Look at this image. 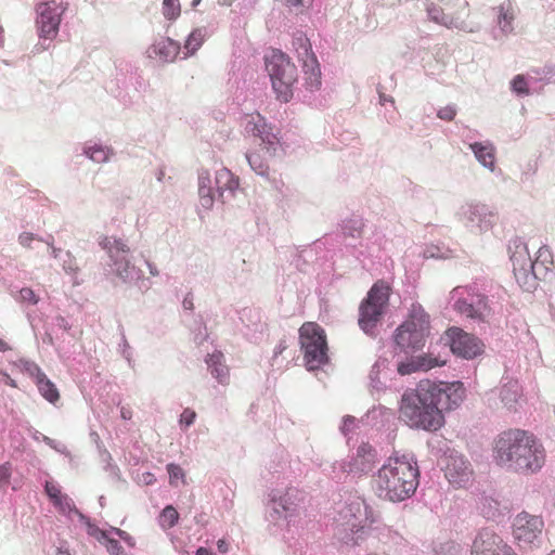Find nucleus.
<instances>
[{
	"label": "nucleus",
	"mask_w": 555,
	"mask_h": 555,
	"mask_svg": "<svg viewBox=\"0 0 555 555\" xmlns=\"http://www.w3.org/2000/svg\"><path fill=\"white\" fill-rule=\"evenodd\" d=\"M492 460L506 470L532 475L544 466L546 454L542 442L532 433L512 428L493 440Z\"/></svg>",
	"instance_id": "nucleus-1"
},
{
	"label": "nucleus",
	"mask_w": 555,
	"mask_h": 555,
	"mask_svg": "<svg viewBox=\"0 0 555 555\" xmlns=\"http://www.w3.org/2000/svg\"><path fill=\"white\" fill-rule=\"evenodd\" d=\"M374 483L378 495L391 502L410 498L418 485V468L405 456L389 457L377 472Z\"/></svg>",
	"instance_id": "nucleus-2"
},
{
	"label": "nucleus",
	"mask_w": 555,
	"mask_h": 555,
	"mask_svg": "<svg viewBox=\"0 0 555 555\" xmlns=\"http://www.w3.org/2000/svg\"><path fill=\"white\" fill-rule=\"evenodd\" d=\"M245 130L259 139L258 146L246 155L247 160L255 172L266 176L269 172L270 160L284 154L280 131L267 124L259 113L246 115Z\"/></svg>",
	"instance_id": "nucleus-3"
},
{
	"label": "nucleus",
	"mask_w": 555,
	"mask_h": 555,
	"mask_svg": "<svg viewBox=\"0 0 555 555\" xmlns=\"http://www.w3.org/2000/svg\"><path fill=\"white\" fill-rule=\"evenodd\" d=\"M266 69L278 100L287 103L293 98V86L297 81V68L289 57L274 50L266 57Z\"/></svg>",
	"instance_id": "nucleus-4"
},
{
	"label": "nucleus",
	"mask_w": 555,
	"mask_h": 555,
	"mask_svg": "<svg viewBox=\"0 0 555 555\" xmlns=\"http://www.w3.org/2000/svg\"><path fill=\"white\" fill-rule=\"evenodd\" d=\"M429 335V317L421 306L413 305L408 319L396 330L395 343L402 350H420Z\"/></svg>",
	"instance_id": "nucleus-5"
},
{
	"label": "nucleus",
	"mask_w": 555,
	"mask_h": 555,
	"mask_svg": "<svg viewBox=\"0 0 555 555\" xmlns=\"http://www.w3.org/2000/svg\"><path fill=\"white\" fill-rule=\"evenodd\" d=\"M299 344L309 371L319 370L328 362L326 335L318 323L305 322L300 326Z\"/></svg>",
	"instance_id": "nucleus-6"
},
{
	"label": "nucleus",
	"mask_w": 555,
	"mask_h": 555,
	"mask_svg": "<svg viewBox=\"0 0 555 555\" xmlns=\"http://www.w3.org/2000/svg\"><path fill=\"white\" fill-rule=\"evenodd\" d=\"M390 296V287L384 281H377L369 291L366 297L359 307V326L361 330L374 336L375 330L385 309L388 305Z\"/></svg>",
	"instance_id": "nucleus-7"
},
{
	"label": "nucleus",
	"mask_w": 555,
	"mask_h": 555,
	"mask_svg": "<svg viewBox=\"0 0 555 555\" xmlns=\"http://www.w3.org/2000/svg\"><path fill=\"white\" fill-rule=\"evenodd\" d=\"M544 256L545 259L548 258L550 250L541 247L538 251V257L532 261L525 245L516 247V250L511 256V261L515 279L521 287L530 289L534 287L535 280L544 279V269L540 268V258Z\"/></svg>",
	"instance_id": "nucleus-8"
},
{
	"label": "nucleus",
	"mask_w": 555,
	"mask_h": 555,
	"mask_svg": "<svg viewBox=\"0 0 555 555\" xmlns=\"http://www.w3.org/2000/svg\"><path fill=\"white\" fill-rule=\"evenodd\" d=\"M429 391L431 396L428 405L433 415H442L444 412L453 410L463 402L466 396V389L462 382H441L439 384L431 382Z\"/></svg>",
	"instance_id": "nucleus-9"
},
{
	"label": "nucleus",
	"mask_w": 555,
	"mask_h": 555,
	"mask_svg": "<svg viewBox=\"0 0 555 555\" xmlns=\"http://www.w3.org/2000/svg\"><path fill=\"white\" fill-rule=\"evenodd\" d=\"M431 382L421 380L415 389L406 390L401 399L400 412L404 416H433L429 410Z\"/></svg>",
	"instance_id": "nucleus-10"
},
{
	"label": "nucleus",
	"mask_w": 555,
	"mask_h": 555,
	"mask_svg": "<svg viewBox=\"0 0 555 555\" xmlns=\"http://www.w3.org/2000/svg\"><path fill=\"white\" fill-rule=\"evenodd\" d=\"M544 529L542 517L519 513L513 521V537L520 547H530L539 542Z\"/></svg>",
	"instance_id": "nucleus-11"
},
{
	"label": "nucleus",
	"mask_w": 555,
	"mask_h": 555,
	"mask_svg": "<svg viewBox=\"0 0 555 555\" xmlns=\"http://www.w3.org/2000/svg\"><path fill=\"white\" fill-rule=\"evenodd\" d=\"M470 555H517L504 539L491 529H481L475 537Z\"/></svg>",
	"instance_id": "nucleus-12"
},
{
	"label": "nucleus",
	"mask_w": 555,
	"mask_h": 555,
	"mask_svg": "<svg viewBox=\"0 0 555 555\" xmlns=\"http://www.w3.org/2000/svg\"><path fill=\"white\" fill-rule=\"evenodd\" d=\"M444 477L456 488L466 487L473 480L470 463L456 452H449L443 460Z\"/></svg>",
	"instance_id": "nucleus-13"
},
{
	"label": "nucleus",
	"mask_w": 555,
	"mask_h": 555,
	"mask_svg": "<svg viewBox=\"0 0 555 555\" xmlns=\"http://www.w3.org/2000/svg\"><path fill=\"white\" fill-rule=\"evenodd\" d=\"M450 348L454 354L464 359H474L483 351V344L476 336L459 327L446 332Z\"/></svg>",
	"instance_id": "nucleus-14"
},
{
	"label": "nucleus",
	"mask_w": 555,
	"mask_h": 555,
	"mask_svg": "<svg viewBox=\"0 0 555 555\" xmlns=\"http://www.w3.org/2000/svg\"><path fill=\"white\" fill-rule=\"evenodd\" d=\"M63 11L55 1L40 3L37 7V25L41 37L51 38L56 35Z\"/></svg>",
	"instance_id": "nucleus-15"
},
{
	"label": "nucleus",
	"mask_w": 555,
	"mask_h": 555,
	"mask_svg": "<svg viewBox=\"0 0 555 555\" xmlns=\"http://www.w3.org/2000/svg\"><path fill=\"white\" fill-rule=\"evenodd\" d=\"M376 462V451L369 443L359 446L352 461L348 464L349 473H366L371 470Z\"/></svg>",
	"instance_id": "nucleus-16"
},
{
	"label": "nucleus",
	"mask_w": 555,
	"mask_h": 555,
	"mask_svg": "<svg viewBox=\"0 0 555 555\" xmlns=\"http://www.w3.org/2000/svg\"><path fill=\"white\" fill-rule=\"evenodd\" d=\"M151 56L158 57L163 62H172L180 52L179 42L170 38H162L149 50Z\"/></svg>",
	"instance_id": "nucleus-17"
},
{
	"label": "nucleus",
	"mask_w": 555,
	"mask_h": 555,
	"mask_svg": "<svg viewBox=\"0 0 555 555\" xmlns=\"http://www.w3.org/2000/svg\"><path fill=\"white\" fill-rule=\"evenodd\" d=\"M223 353L216 351L208 354L206 363L210 369L211 375L222 385H227L230 379L229 367L223 363Z\"/></svg>",
	"instance_id": "nucleus-18"
},
{
	"label": "nucleus",
	"mask_w": 555,
	"mask_h": 555,
	"mask_svg": "<svg viewBox=\"0 0 555 555\" xmlns=\"http://www.w3.org/2000/svg\"><path fill=\"white\" fill-rule=\"evenodd\" d=\"M515 13L509 0H504L496 8V23L504 35L512 34L514 30Z\"/></svg>",
	"instance_id": "nucleus-19"
},
{
	"label": "nucleus",
	"mask_w": 555,
	"mask_h": 555,
	"mask_svg": "<svg viewBox=\"0 0 555 555\" xmlns=\"http://www.w3.org/2000/svg\"><path fill=\"white\" fill-rule=\"evenodd\" d=\"M306 81L310 90L319 89L321 86V72L314 55H310L304 62Z\"/></svg>",
	"instance_id": "nucleus-20"
},
{
	"label": "nucleus",
	"mask_w": 555,
	"mask_h": 555,
	"mask_svg": "<svg viewBox=\"0 0 555 555\" xmlns=\"http://www.w3.org/2000/svg\"><path fill=\"white\" fill-rule=\"evenodd\" d=\"M470 149L473 150L476 158L480 164H482L485 167L490 168L493 170L494 168V147L491 144H485V143H473L470 144Z\"/></svg>",
	"instance_id": "nucleus-21"
},
{
	"label": "nucleus",
	"mask_w": 555,
	"mask_h": 555,
	"mask_svg": "<svg viewBox=\"0 0 555 555\" xmlns=\"http://www.w3.org/2000/svg\"><path fill=\"white\" fill-rule=\"evenodd\" d=\"M100 245L103 249H105L108 253L109 257L114 260L119 253H129V247L120 238L103 236L100 241Z\"/></svg>",
	"instance_id": "nucleus-22"
},
{
	"label": "nucleus",
	"mask_w": 555,
	"mask_h": 555,
	"mask_svg": "<svg viewBox=\"0 0 555 555\" xmlns=\"http://www.w3.org/2000/svg\"><path fill=\"white\" fill-rule=\"evenodd\" d=\"M216 183L220 191L229 190L231 192L240 185L238 179L227 168L217 171Z\"/></svg>",
	"instance_id": "nucleus-23"
},
{
	"label": "nucleus",
	"mask_w": 555,
	"mask_h": 555,
	"mask_svg": "<svg viewBox=\"0 0 555 555\" xmlns=\"http://www.w3.org/2000/svg\"><path fill=\"white\" fill-rule=\"evenodd\" d=\"M36 385L40 393L50 402L54 403L59 400L60 393L55 385L47 377L46 374L39 375Z\"/></svg>",
	"instance_id": "nucleus-24"
},
{
	"label": "nucleus",
	"mask_w": 555,
	"mask_h": 555,
	"mask_svg": "<svg viewBox=\"0 0 555 555\" xmlns=\"http://www.w3.org/2000/svg\"><path fill=\"white\" fill-rule=\"evenodd\" d=\"M206 37L205 29L196 28L188 37L184 43L185 56L194 54L204 43Z\"/></svg>",
	"instance_id": "nucleus-25"
},
{
	"label": "nucleus",
	"mask_w": 555,
	"mask_h": 555,
	"mask_svg": "<svg viewBox=\"0 0 555 555\" xmlns=\"http://www.w3.org/2000/svg\"><path fill=\"white\" fill-rule=\"evenodd\" d=\"M409 426L436 431L444 424V418H409Z\"/></svg>",
	"instance_id": "nucleus-26"
},
{
	"label": "nucleus",
	"mask_w": 555,
	"mask_h": 555,
	"mask_svg": "<svg viewBox=\"0 0 555 555\" xmlns=\"http://www.w3.org/2000/svg\"><path fill=\"white\" fill-rule=\"evenodd\" d=\"M455 309L461 314L470 319H482L485 317L481 307H475L473 304L463 299H460L455 302Z\"/></svg>",
	"instance_id": "nucleus-27"
},
{
	"label": "nucleus",
	"mask_w": 555,
	"mask_h": 555,
	"mask_svg": "<svg viewBox=\"0 0 555 555\" xmlns=\"http://www.w3.org/2000/svg\"><path fill=\"white\" fill-rule=\"evenodd\" d=\"M178 519L179 514L171 505L166 506L159 517L160 526L163 528H172L178 522Z\"/></svg>",
	"instance_id": "nucleus-28"
},
{
	"label": "nucleus",
	"mask_w": 555,
	"mask_h": 555,
	"mask_svg": "<svg viewBox=\"0 0 555 555\" xmlns=\"http://www.w3.org/2000/svg\"><path fill=\"white\" fill-rule=\"evenodd\" d=\"M416 360L421 371H428L436 366H442L446 364V360H441L440 358L434 357L433 354H425L418 357Z\"/></svg>",
	"instance_id": "nucleus-29"
},
{
	"label": "nucleus",
	"mask_w": 555,
	"mask_h": 555,
	"mask_svg": "<svg viewBox=\"0 0 555 555\" xmlns=\"http://www.w3.org/2000/svg\"><path fill=\"white\" fill-rule=\"evenodd\" d=\"M181 8L179 0H164L163 1V14L169 20H176L180 16Z\"/></svg>",
	"instance_id": "nucleus-30"
},
{
	"label": "nucleus",
	"mask_w": 555,
	"mask_h": 555,
	"mask_svg": "<svg viewBox=\"0 0 555 555\" xmlns=\"http://www.w3.org/2000/svg\"><path fill=\"white\" fill-rule=\"evenodd\" d=\"M167 470H168V474H169V482H170L171 486H177L178 485V480H181L183 483L185 482V480H184V478H185L184 472H183V469L179 465L168 464L167 465Z\"/></svg>",
	"instance_id": "nucleus-31"
},
{
	"label": "nucleus",
	"mask_w": 555,
	"mask_h": 555,
	"mask_svg": "<svg viewBox=\"0 0 555 555\" xmlns=\"http://www.w3.org/2000/svg\"><path fill=\"white\" fill-rule=\"evenodd\" d=\"M62 513H69L75 508L73 500L67 494H61L52 502Z\"/></svg>",
	"instance_id": "nucleus-32"
},
{
	"label": "nucleus",
	"mask_w": 555,
	"mask_h": 555,
	"mask_svg": "<svg viewBox=\"0 0 555 555\" xmlns=\"http://www.w3.org/2000/svg\"><path fill=\"white\" fill-rule=\"evenodd\" d=\"M18 300L23 304L35 306L38 304L39 297L30 287H23L20 291Z\"/></svg>",
	"instance_id": "nucleus-33"
},
{
	"label": "nucleus",
	"mask_w": 555,
	"mask_h": 555,
	"mask_svg": "<svg viewBox=\"0 0 555 555\" xmlns=\"http://www.w3.org/2000/svg\"><path fill=\"white\" fill-rule=\"evenodd\" d=\"M512 89L517 94L528 95L529 88L524 75H516L512 80Z\"/></svg>",
	"instance_id": "nucleus-34"
},
{
	"label": "nucleus",
	"mask_w": 555,
	"mask_h": 555,
	"mask_svg": "<svg viewBox=\"0 0 555 555\" xmlns=\"http://www.w3.org/2000/svg\"><path fill=\"white\" fill-rule=\"evenodd\" d=\"M21 365L23 371H25L29 376H31L35 382L39 378V375H43L44 373L41 369L34 362L29 361H21Z\"/></svg>",
	"instance_id": "nucleus-35"
},
{
	"label": "nucleus",
	"mask_w": 555,
	"mask_h": 555,
	"mask_svg": "<svg viewBox=\"0 0 555 555\" xmlns=\"http://www.w3.org/2000/svg\"><path fill=\"white\" fill-rule=\"evenodd\" d=\"M366 521H369V524L365 525V526H362L360 528H358L357 524L353 520H351V519H349L346 522V525L350 528V530L352 532L361 531L362 533L371 534V532L373 530L372 525L376 521V519L374 517H372V518L366 517Z\"/></svg>",
	"instance_id": "nucleus-36"
},
{
	"label": "nucleus",
	"mask_w": 555,
	"mask_h": 555,
	"mask_svg": "<svg viewBox=\"0 0 555 555\" xmlns=\"http://www.w3.org/2000/svg\"><path fill=\"white\" fill-rule=\"evenodd\" d=\"M114 266L116 267V274L120 276L122 280H126L129 278L130 274V264L127 260H114Z\"/></svg>",
	"instance_id": "nucleus-37"
},
{
	"label": "nucleus",
	"mask_w": 555,
	"mask_h": 555,
	"mask_svg": "<svg viewBox=\"0 0 555 555\" xmlns=\"http://www.w3.org/2000/svg\"><path fill=\"white\" fill-rule=\"evenodd\" d=\"M88 156L96 163L105 162L107 159V153L102 147H90L87 151Z\"/></svg>",
	"instance_id": "nucleus-38"
},
{
	"label": "nucleus",
	"mask_w": 555,
	"mask_h": 555,
	"mask_svg": "<svg viewBox=\"0 0 555 555\" xmlns=\"http://www.w3.org/2000/svg\"><path fill=\"white\" fill-rule=\"evenodd\" d=\"M44 490L49 499L53 502L55 501L62 493L61 488L53 481H47L44 486Z\"/></svg>",
	"instance_id": "nucleus-39"
},
{
	"label": "nucleus",
	"mask_w": 555,
	"mask_h": 555,
	"mask_svg": "<svg viewBox=\"0 0 555 555\" xmlns=\"http://www.w3.org/2000/svg\"><path fill=\"white\" fill-rule=\"evenodd\" d=\"M313 0H285L288 8H293L299 12H304L312 5Z\"/></svg>",
	"instance_id": "nucleus-40"
},
{
	"label": "nucleus",
	"mask_w": 555,
	"mask_h": 555,
	"mask_svg": "<svg viewBox=\"0 0 555 555\" xmlns=\"http://www.w3.org/2000/svg\"><path fill=\"white\" fill-rule=\"evenodd\" d=\"M416 371H421L418 367L417 360H413L412 362H409V363H400L398 365V372L401 375H409Z\"/></svg>",
	"instance_id": "nucleus-41"
},
{
	"label": "nucleus",
	"mask_w": 555,
	"mask_h": 555,
	"mask_svg": "<svg viewBox=\"0 0 555 555\" xmlns=\"http://www.w3.org/2000/svg\"><path fill=\"white\" fill-rule=\"evenodd\" d=\"M455 115H456V109L454 106H451V105L440 108L437 113V116L440 119H443L447 121L453 120Z\"/></svg>",
	"instance_id": "nucleus-42"
},
{
	"label": "nucleus",
	"mask_w": 555,
	"mask_h": 555,
	"mask_svg": "<svg viewBox=\"0 0 555 555\" xmlns=\"http://www.w3.org/2000/svg\"><path fill=\"white\" fill-rule=\"evenodd\" d=\"M12 469L10 463L0 465V486H7L10 482Z\"/></svg>",
	"instance_id": "nucleus-43"
},
{
	"label": "nucleus",
	"mask_w": 555,
	"mask_h": 555,
	"mask_svg": "<svg viewBox=\"0 0 555 555\" xmlns=\"http://www.w3.org/2000/svg\"><path fill=\"white\" fill-rule=\"evenodd\" d=\"M106 548H107V552L111 554V555H119V553L121 552L122 547L121 545L119 544V542L115 539H107V545H106Z\"/></svg>",
	"instance_id": "nucleus-44"
},
{
	"label": "nucleus",
	"mask_w": 555,
	"mask_h": 555,
	"mask_svg": "<svg viewBox=\"0 0 555 555\" xmlns=\"http://www.w3.org/2000/svg\"><path fill=\"white\" fill-rule=\"evenodd\" d=\"M113 531L122 540L125 541L129 546H134V539L126 531L119 529V528H113Z\"/></svg>",
	"instance_id": "nucleus-45"
},
{
	"label": "nucleus",
	"mask_w": 555,
	"mask_h": 555,
	"mask_svg": "<svg viewBox=\"0 0 555 555\" xmlns=\"http://www.w3.org/2000/svg\"><path fill=\"white\" fill-rule=\"evenodd\" d=\"M35 240V235L29 232H23L18 236V242L22 246L29 248L31 245V242Z\"/></svg>",
	"instance_id": "nucleus-46"
},
{
	"label": "nucleus",
	"mask_w": 555,
	"mask_h": 555,
	"mask_svg": "<svg viewBox=\"0 0 555 555\" xmlns=\"http://www.w3.org/2000/svg\"><path fill=\"white\" fill-rule=\"evenodd\" d=\"M210 186V175L207 170L202 171L198 177V188Z\"/></svg>",
	"instance_id": "nucleus-47"
},
{
	"label": "nucleus",
	"mask_w": 555,
	"mask_h": 555,
	"mask_svg": "<svg viewBox=\"0 0 555 555\" xmlns=\"http://www.w3.org/2000/svg\"><path fill=\"white\" fill-rule=\"evenodd\" d=\"M291 496H292L291 493L287 492L285 494V496L281 498V505H282V507H283V509L285 512H293L294 511V508L292 507V504L288 503V501L291 500Z\"/></svg>",
	"instance_id": "nucleus-48"
},
{
	"label": "nucleus",
	"mask_w": 555,
	"mask_h": 555,
	"mask_svg": "<svg viewBox=\"0 0 555 555\" xmlns=\"http://www.w3.org/2000/svg\"><path fill=\"white\" fill-rule=\"evenodd\" d=\"M201 197V204L203 207L205 208H210L214 204V195H203V196H199Z\"/></svg>",
	"instance_id": "nucleus-49"
},
{
	"label": "nucleus",
	"mask_w": 555,
	"mask_h": 555,
	"mask_svg": "<svg viewBox=\"0 0 555 555\" xmlns=\"http://www.w3.org/2000/svg\"><path fill=\"white\" fill-rule=\"evenodd\" d=\"M551 258H552L551 255H550L548 258H546L547 260H545V256L540 258V268L544 269V279L546 278V274H547V271H548L547 264H552Z\"/></svg>",
	"instance_id": "nucleus-50"
},
{
	"label": "nucleus",
	"mask_w": 555,
	"mask_h": 555,
	"mask_svg": "<svg viewBox=\"0 0 555 555\" xmlns=\"http://www.w3.org/2000/svg\"><path fill=\"white\" fill-rule=\"evenodd\" d=\"M287 348V345L285 340H281L274 348L273 356L278 357L279 354H282L283 351Z\"/></svg>",
	"instance_id": "nucleus-51"
},
{
	"label": "nucleus",
	"mask_w": 555,
	"mask_h": 555,
	"mask_svg": "<svg viewBox=\"0 0 555 555\" xmlns=\"http://www.w3.org/2000/svg\"><path fill=\"white\" fill-rule=\"evenodd\" d=\"M217 547L221 553H227L229 551V544L224 539L218 540Z\"/></svg>",
	"instance_id": "nucleus-52"
},
{
	"label": "nucleus",
	"mask_w": 555,
	"mask_h": 555,
	"mask_svg": "<svg viewBox=\"0 0 555 555\" xmlns=\"http://www.w3.org/2000/svg\"><path fill=\"white\" fill-rule=\"evenodd\" d=\"M198 194L199 196H203V195H211L212 194V190L210 186H202V188H198Z\"/></svg>",
	"instance_id": "nucleus-53"
},
{
	"label": "nucleus",
	"mask_w": 555,
	"mask_h": 555,
	"mask_svg": "<svg viewBox=\"0 0 555 555\" xmlns=\"http://www.w3.org/2000/svg\"><path fill=\"white\" fill-rule=\"evenodd\" d=\"M95 537H96V539H98L99 541H101V540H105V541L107 542V539H109V538L107 537L106 531H103V530H100V529H98V530H96Z\"/></svg>",
	"instance_id": "nucleus-54"
},
{
	"label": "nucleus",
	"mask_w": 555,
	"mask_h": 555,
	"mask_svg": "<svg viewBox=\"0 0 555 555\" xmlns=\"http://www.w3.org/2000/svg\"><path fill=\"white\" fill-rule=\"evenodd\" d=\"M3 377H4V383H5L7 385H9V386H11V387H14V388L16 387V383H15V380H14L13 378H11L9 374L3 373Z\"/></svg>",
	"instance_id": "nucleus-55"
},
{
	"label": "nucleus",
	"mask_w": 555,
	"mask_h": 555,
	"mask_svg": "<svg viewBox=\"0 0 555 555\" xmlns=\"http://www.w3.org/2000/svg\"><path fill=\"white\" fill-rule=\"evenodd\" d=\"M195 554H196V555H214V554H212V552H211L210 550H208V548H206V547H203V546L198 547V548L196 550V553H195Z\"/></svg>",
	"instance_id": "nucleus-56"
},
{
	"label": "nucleus",
	"mask_w": 555,
	"mask_h": 555,
	"mask_svg": "<svg viewBox=\"0 0 555 555\" xmlns=\"http://www.w3.org/2000/svg\"><path fill=\"white\" fill-rule=\"evenodd\" d=\"M428 13H429V16L433 21L439 23L440 20H439V12L437 10L435 11H431V10H428Z\"/></svg>",
	"instance_id": "nucleus-57"
},
{
	"label": "nucleus",
	"mask_w": 555,
	"mask_h": 555,
	"mask_svg": "<svg viewBox=\"0 0 555 555\" xmlns=\"http://www.w3.org/2000/svg\"><path fill=\"white\" fill-rule=\"evenodd\" d=\"M10 349L11 347L9 346V344L0 338V352H4Z\"/></svg>",
	"instance_id": "nucleus-58"
},
{
	"label": "nucleus",
	"mask_w": 555,
	"mask_h": 555,
	"mask_svg": "<svg viewBox=\"0 0 555 555\" xmlns=\"http://www.w3.org/2000/svg\"><path fill=\"white\" fill-rule=\"evenodd\" d=\"M184 420H185V422H184L185 427L190 426L193 423V418H184Z\"/></svg>",
	"instance_id": "nucleus-59"
},
{
	"label": "nucleus",
	"mask_w": 555,
	"mask_h": 555,
	"mask_svg": "<svg viewBox=\"0 0 555 555\" xmlns=\"http://www.w3.org/2000/svg\"><path fill=\"white\" fill-rule=\"evenodd\" d=\"M56 555H70L67 551H59Z\"/></svg>",
	"instance_id": "nucleus-60"
},
{
	"label": "nucleus",
	"mask_w": 555,
	"mask_h": 555,
	"mask_svg": "<svg viewBox=\"0 0 555 555\" xmlns=\"http://www.w3.org/2000/svg\"><path fill=\"white\" fill-rule=\"evenodd\" d=\"M183 306L185 308H191L192 307V304L191 302H188L186 300L183 301Z\"/></svg>",
	"instance_id": "nucleus-61"
},
{
	"label": "nucleus",
	"mask_w": 555,
	"mask_h": 555,
	"mask_svg": "<svg viewBox=\"0 0 555 555\" xmlns=\"http://www.w3.org/2000/svg\"><path fill=\"white\" fill-rule=\"evenodd\" d=\"M199 2H201V0H193V1H192V5H193V7H196V5H198V4H199Z\"/></svg>",
	"instance_id": "nucleus-62"
},
{
	"label": "nucleus",
	"mask_w": 555,
	"mask_h": 555,
	"mask_svg": "<svg viewBox=\"0 0 555 555\" xmlns=\"http://www.w3.org/2000/svg\"><path fill=\"white\" fill-rule=\"evenodd\" d=\"M361 228H362V225H361V224H359V227H358V228H354V231H356L358 234H360V232H361Z\"/></svg>",
	"instance_id": "nucleus-63"
},
{
	"label": "nucleus",
	"mask_w": 555,
	"mask_h": 555,
	"mask_svg": "<svg viewBox=\"0 0 555 555\" xmlns=\"http://www.w3.org/2000/svg\"><path fill=\"white\" fill-rule=\"evenodd\" d=\"M548 555H555V550L552 551Z\"/></svg>",
	"instance_id": "nucleus-64"
}]
</instances>
